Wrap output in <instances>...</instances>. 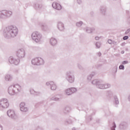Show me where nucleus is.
<instances>
[{"mask_svg": "<svg viewBox=\"0 0 130 130\" xmlns=\"http://www.w3.org/2000/svg\"><path fill=\"white\" fill-rule=\"evenodd\" d=\"M19 30L15 25H10L7 27L4 30V35L5 38H15L18 35Z\"/></svg>", "mask_w": 130, "mask_h": 130, "instance_id": "f257e3e1", "label": "nucleus"}, {"mask_svg": "<svg viewBox=\"0 0 130 130\" xmlns=\"http://www.w3.org/2000/svg\"><path fill=\"white\" fill-rule=\"evenodd\" d=\"M22 90V86L16 84L15 85H11L8 87V93L10 96H14L16 94H18L19 92H21Z\"/></svg>", "mask_w": 130, "mask_h": 130, "instance_id": "f03ea898", "label": "nucleus"}, {"mask_svg": "<svg viewBox=\"0 0 130 130\" xmlns=\"http://www.w3.org/2000/svg\"><path fill=\"white\" fill-rule=\"evenodd\" d=\"M13 15L12 11L8 10H2L0 11V20H7Z\"/></svg>", "mask_w": 130, "mask_h": 130, "instance_id": "7ed1b4c3", "label": "nucleus"}, {"mask_svg": "<svg viewBox=\"0 0 130 130\" xmlns=\"http://www.w3.org/2000/svg\"><path fill=\"white\" fill-rule=\"evenodd\" d=\"M31 39L36 43H40L42 40V34L39 31H34L31 35Z\"/></svg>", "mask_w": 130, "mask_h": 130, "instance_id": "20e7f679", "label": "nucleus"}, {"mask_svg": "<svg viewBox=\"0 0 130 130\" xmlns=\"http://www.w3.org/2000/svg\"><path fill=\"white\" fill-rule=\"evenodd\" d=\"M65 78L70 84H73L75 82V75L73 74L72 70H69L66 72Z\"/></svg>", "mask_w": 130, "mask_h": 130, "instance_id": "39448f33", "label": "nucleus"}, {"mask_svg": "<svg viewBox=\"0 0 130 130\" xmlns=\"http://www.w3.org/2000/svg\"><path fill=\"white\" fill-rule=\"evenodd\" d=\"M10 106L9 100L7 99H2L0 100V110H4L7 109Z\"/></svg>", "mask_w": 130, "mask_h": 130, "instance_id": "423d86ee", "label": "nucleus"}, {"mask_svg": "<svg viewBox=\"0 0 130 130\" xmlns=\"http://www.w3.org/2000/svg\"><path fill=\"white\" fill-rule=\"evenodd\" d=\"M31 63L34 66H41L44 64V60L40 57L35 58L32 59Z\"/></svg>", "mask_w": 130, "mask_h": 130, "instance_id": "0eeeda50", "label": "nucleus"}, {"mask_svg": "<svg viewBox=\"0 0 130 130\" xmlns=\"http://www.w3.org/2000/svg\"><path fill=\"white\" fill-rule=\"evenodd\" d=\"M77 91H78L77 88L71 87L66 89L64 91V93L65 95H67V96H70L72 94H74V93H76Z\"/></svg>", "mask_w": 130, "mask_h": 130, "instance_id": "6e6552de", "label": "nucleus"}, {"mask_svg": "<svg viewBox=\"0 0 130 130\" xmlns=\"http://www.w3.org/2000/svg\"><path fill=\"white\" fill-rule=\"evenodd\" d=\"M9 62L11 64H15V66H18L19 62H20V59L17 58L16 56H10L9 58Z\"/></svg>", "mask_w": 130, "mask_h": 130, "instance_id": "1a4fd4ad", "label": "nucleus"}, {"mask_svg": "<svg viewBox=\"0 0 130 130\" xmlns=\"http://www.w3.org/2000/svg\"><path fill=\"white\" fill-rule=\"evenodd\" d=\"M111 85L109 83H105L103 81H100L98 84V87L99 89H108L110 88Z\"/></svg>", "mask_w": 130, "mask_h": 130, "instance_id": "9d476101", "label": "nucleus"}, {"mask_svg": "<svg viewBox=\"0 0 130 130\" xmlns=\"http://www.w3.org/2000/svg\"><path fill=\"white\" fill-rule=\"evenodd\" d=\"M7 115L10 118H12V119H17V115L16 114V112L15 110L13 109H9L7 111Z\"/></svg>", "mask_w": 130, "mask_h": 130, "instance_id": "9b49d317", "label": "nucleus"}, {"mask_svg": "<svg viewBox=\"0 0 130 130\" xmlns=\"http://www.w3.org/2000/svg\"><path fill=\"white\" fill-rule=\"evenodd\" d=\"M46 86H50V89L52 91H55L57 89L56 83L53 81H48L46 83Z\"/></svg>", "mask_w": 130, "mask_h": 130, "instance_id": "f8f14e48", "label": "nucleus"}, {"mask_svg": "<svg viewBox=\"0 0 130 130\" xmlns=\"http://www.w3.org/2000/svg\"><path fill=\"white\" fill-rule=\"evenodd\" d=\"M16 55L19 58H24L25 57V50L19 49L16 52Z\"/></svg>", "mask_w": 130, "mask_h": 130, "instance_id": "ddd939ff", "label": "nucleus"}, {"mask_svg": "<svg viewBox=\"0 0 130 130\" xmlns=\"http://www.w3.org/2000/svg\"><path fill=\"white\" fill-rule=\"evenodd\" d=\"M20 110L22 112H27L29 110V108L26 106L24 102H22L20 104Z\"/></svg>", "mask_w": 130, "mask_h": 130, "instance_id": "4468645a", "label": "nucleus"}, {"mask_svg": "<svg viewBox=\"0 0 130 130\" xmlns=\"http://www.w3.org/2000/svg\"><path fill=\"white\" fill-rule=\"evenodd\" d=\"M52 6L53 9H55V10H57V11L61 10V5H60V4L57 2L53 3Z\"/></svg>", "mask_w": 130, "mask_h": 130, "instance_id": "2eb2a0df", "label": "nucleus"}, {"mask_svg": "<svg viewBox=\"0 0 130 130\" xmlns=\"http://www.w3.org/2000/svg\"><path fill=\"white\" fill-rule=\"evenodd\" d=\"M13 75L11 74H6L5 76V80L6 82H11V81H13Z\"/></svg>", "mask_w": 130, "mask_h": 130, "instance_id": "dca6fc26", "label": "nucleus"}, {"mask_svg": "<svg viewBox=\"0 0 130 130\" xmlns=\"http://www.w3.org/2000/svg\"><path fill=\"white\" fill-rule=\"evenodd\" d=\"M57 28L59 31H63L64 30V24L61 22H58L57 24Z\"/></svg>", "mask_w": 130, "mask_h": 130, "instance_id": "f3484780", "label": "nucleus"}, {"mask_svg": "<svg viewBox=\"0 0 130 130\" xmlns=\"http://www.w3.org/2000/svg\"><path fill=\"white\" fill-rule=\"evenodd\" d=\"M50 44L52 46H55L57 44V40L54 38H51L50 39Z\"/></svg>", "mask_w": 130, "mask_h": 130, "instance_id": "a211bd4d", "label": "nucleus"}, {"mask_svg": "<svg viewBox=\"0 0 130 130\" xmlns=\"http://www.w3.org/2000/svg\"><path fill=\"white\" fill-rule=\"evenodd\" d=\"M85 30L87 33H92L95 31V28L94 27H86Z\"/></svg>", "mask_w": 130, "mask_h": 130, "instance_id": "6ab92c4d", "label": "nucleus"}, {"mask_svg": "<svg viewBox=\"0 0 130 130\" xmlns=\"http://www.w3.org/2000/svg\"><path fill=\"white\" fill-rule=\"evenodd\" d=\"M50 100L53 101H59L60 100V96L55 95L50 99Z\"/></svg>", "mask_w": 130, "mask_h": 130, "instance_id": "aec40b11", "label": "nucleus"}, {"mask_svg": "<svg viewBox=\"0 0 130 130\" xmlns=\"http://www.w3.org/2000/svg\"><path fill=\"white\" fill-rule=\"evenodd\" d=\"M96 74L95 73V72H92L90 74H89L88 76H87V80L88 81H91V80H92V78H93V77H94V76H95Z\"/></svg>", "mask_w": 130, "mask_h": 130, "instance_id": "412c9836", "label": "nucleus"}, {"mask_svg": "<svg viewBox=\"0 0 130 130\" xmlns=\"http://www.w3.org/2000/svg\"><path fill=\"white\" fill-rule=\"evenodd\" d=\"M99 82H100V81H98V80L97 79H94L92 81L91 84L92 85H94V86L98 87V84H99Z\"/></svg>", "mask_w": 130, "mask_h": 130, "instance_id": "4be33fe9", "label": "nucleus"}, {"mask_svg": "<svg viewBox=\"0 0 130 130\" xmlns=\"http://www.w3.org/2000/svg\"><path fill=\"white\" fill-rule=\"evenodd\" d=\"M77 27H78L79 28H80V27L82 26V25H83V21H79L77 22L76 24Z\"/></svg>", "mask_w": 130, "mask_h": 130, "instance_id": "5701e85b", "label": "nucleus"}, {"mask_svg": "<svg viewBox=\"0 0 130 130\" xmlns=\"http://www.w3.org/2000/svg\"><path fill=\"white\" fill-rule=\"evenodd\" d=\"M35 8L37 9H42L43 5L42 4H37L35 6Z\"/></svg>", "mask_w": 130, "mask_h": 130, "instance_id": "b1692460", "label": "nucleus"}, {"mask_svg": "<svg viewBox=\"0 0 130 130\" xmlns=\"http://www.w3.org/2000/svg\"><path fill=\"white\" fill-rule=\"evenodd\" d=\"M114 99L115 104H117V105L119 104V101H118V99L117 98V96H115L114 97Z\"/></svg>", "mask_w": 130, "mask_h": 130, "instance_id": "393cba45", "label": "nucleus"}, {"mask_svg": "<svg viewBox=\"0 0 130 130\" xmlns=\"http://www.w3.org/2000/svg\"><path fill=\"white\" fill-rule=\"evenodd\" d=\"M95 46H96V48H100V46H101V43H100L99 42H97L95 43Z\"/></svg>", "mask_w": 130, "mask_h": 130, "instance_id": "a878e982", "label": "nucleus"}, {"mask_svg": "<svg viewBox=\"0 0 130 130\" xmlns=\"http://www.w3.org/2000/svg\"><path fill=\"white\" fill-rule=\"evenodd\" d=\"M78 68L79 70H81V71L84 70V67H83V66H82V65L80 64H78Z\"/></svg>", "mask_w": 130, "mask_h": 130, "instance_id": "bb28decb", "label": "nucleus"}, {"mask_svg": "<svg viewBox=\"0 0 130 130\" xmlns=\"http://www.w3.org/2000/svg\"><path fill=\"white\" fill-rule=\"evenodd\" d=\"M35 90L33 89H30L29 90V92L30 93V94H32V95H34L35 94Z\"/></svg>", "mask_w": 130, "mask_h": 130, "instance_id": "cd10ccee", "label": "nucleus"}, {"mask_svg": "<svg viewBox=\"0 0 130 130\" xmlns=\"http://www.w3.org/2000/svg\"><path fill=\"white\" fill-rule=\"evenodd\" d=\"M116 127V124H115V123H114L112 127H111V130H115Z\"/></svg>", "mask_w": 130, "mask_h": 130, "instance_id": "c85d7f7f", "label": "nucleus"}, {"mask_svg": "<svg viewBox=\"0 0 130 130\" xmlns=\"http://www.w3.org/2000/svg\"><path fill=\"white\" fill-rule=\"evenodd\" d=\"M119 70H124V66L121 64V65H120L119 67Z\"/></svg>", "mask_w": 130, "mask_h": 130, "instance_id": "c756f323", "label": "nucleus"}, {"mask_svg": "<svg viewBox=\"0 0 130 130\" xmlns=\"http://www.w3.org/2000/svg\"><path fill=\"white\" fill-rule=\"evenodd\" d=\"M40 94H41V93H40V92H39V91H36L35 92V94H34V95H35V96H39V95H40Z\"/></svg>", "mask_w": 130, "mask_h": 130, "instance_id": "7c9ffc66", "label": "nucleus"}, {"mask_svg": "<svg viewBox=\"0 0 130 130\" xmlns=\"http://www.w3.org/2000/svg\"><path fill=\"white\" fill-rule=\"evenodd\" d=\"M42 29L44 31H46V26L42 25Z\"/></svg>", "mask_w": 130, "mask_h": 130, "instance_id": "2f4dec72", "label": "nucleus"}, {"mask_svg": "<svg viewBox=\"0 0 130 130\" xmlns=\"http://www.w3.org/2000/svg\"><path fill=\"white\" fill-rule=\"evenodd\" d=\"M113 43V41L111 40V39L108 40V43H109V44H112Z\"/></svg>", "mask_w": 130, "mask_h": 130, "instance_id": "473e14b6", "label": "nucleus"}, {"mask_svg": "<svg viewBox=\"0 0 130 130\" xmlns=\"http://www.w3.org/2000/svg\"><path fill=\"white\" fill-rule=\"evenodd\" d=\"M123 40H127V39H128V36H126L123 37Z\"/></svg>", "mask_w": 130, "mask_h": 130, "instance_id": "72a5a7b5", "label": "nucleus"}, {"mask_svg": "<svg viewBox=\"0 0 130 130\" xmlns=\"http://www.w3.org/2000/svg\"><path fill=\"white\" fill-rule=\"evenodd\" d=\"M130 32V28H128V29H127L125 31V34H128V33H129Z\"/></svg>", "mask_w": 130, "mask_h": 130, "instance_id": "f704fd0d", "label": "nucleus"}, {"mask_svg": "<svg viewBox=\"0 0 130 130\" xmlns=\"http://www.w3.org/2000/svg\"><path fill=\"white\" fill-rule=\"evenodd\" d=\"M122 63V64H126V63H128V61H123Z\"/></svg>", "mask_w": 130, "mask_h": 130, "instance_id": "c9c22d12", "label": "nucleus"}, {"mask_svg": "<svg viewBox=\"0 0 130 130\" xmlns=\"http://www.w3.org/2000/svg\"><path fill=\"white\" fill-rule=\"evenodd\" d=\"M77 2L79 5H81V4H82V0H77Z\"/></svg>", "mask_w": 130, "mask_h": 130, "instance_id": "e433bc0d", "label": "nucleus"}, {"mask_svg": "<svg viewBox=\"0 0 130 130\" xmlns=\"http://www.w3.org/2000/svg\"><path fill=\"white\" fill-rule=\"evenodd\" d=\"M127 99L128 102H129V103H130V94L127 96Z\"/></svg>", "mask_w": 130, "mask_h": 130, "instance_id": "4c0bfd02", "label": "nucleus"}, {"mask_svg": "<svg viewBox=\"0 0 130 130\" xmlns=\"http://www.w3.org/2000/svg\"><path fill=\"white\" fill-rule=\"evenodd\" d=\"M98 56H101V52H99L98 53H97Z\"/></svg>", "mask_w": 130, "mask_h": 130, "instance_id": "58836bf2", "label": "nucleus"}, {"mask_svg": "<svg viewBox=\"0 0 130 130\" xmlns=\"http://www.w3.org/2000/svg\"><path fill=\"white\" fill-rule=\"evenodd\" d=\"M113 44H114V45H116V44H117V42H114V41H113Z\"/></svg>", "mask_w": 130, "mask_h": 130, "instance_id": "ea45409f", "label": "nucleus"}, {"mask_svg": "<svg viewBox=\"0 0 130 130\" xmlns=\"http://www.w3.org/2000/svg\"><path fill=\"white\" fill-rule=\"evenodd\" d=\"M95 40H99V37H96L95 38Z\"/></svg>", "mask_w": 130, "mask_h": 130, "instance_id": "a19ab883", "label": "nucleus"}, {"mask_svg": "<svg viewBox=\"0 0 130 130\" xmlns=\"http://www.w3.org/2000/svg\"><path fill=\"white\" fill-rule=\"evenodd\" d=\"M67 123H72V121H67Z\"/></svg>", "mask_w": 130, "mask_h": 130, "instance_id": "79ce46f5", "label": "nucleus"}, {"mask_svg": "<svg viewBox=\"0 0 130 130\" xmlns=\"http://www.w3.org/2000/svg\"><path fill=\"white\" fill-rule=\"evenodd\" d=\"M0 130H3V126L0 125Z\"/></svg>", "mask_w": 130, "mask_h": 130, "instance_id": "37998d69", "label": "nucleus"}, {"mask_svg": "<svg viewBox=\"0 0 130 130\" xmlns=\"http://www.w3.org/2000/svg\"><path fill=\"white\" fill-rule=\"evenodd\" d=\"M121 53L122 54H123V53H124V51H122L121 52Z\"/></svg>", "mask_w": 130, "mask_h": 130, "instance_id": "c03bdc74", "label": "nucleus"}, {"mask_svg": "<svg viewBox=\"0 0 130 130\" xmlns=\"http://www.w3.org/2000/svg\"><path fill=\"white\" fill-rule=\"evenodd\" d=\"M72 130H77V128H76V127H73L72 128Z\"/></svg>", "mask_w": 130, "mask_h": 130, "instance_id": "a18cd8bd", "label": "nucleus"}, {"mask_svg": "<svg viewBox=\"0 0 130 130\" xmlns=\"http://www.w3.org/2000/svg\"><path fill=\"white\" fill-rule=\"evenodd\" d=\"M68 108H69V107H66V108H65L66 110H67Z\"/></svg>", "mask_w": 130, "mask_h": 130, "instance_id": "49530a36", "label": "nucleus"}, {"mask_svg": "<svg viewBox=\"0 0 130 130\" xmlns=\"http://www.w3.org/2000/svg\"><path fill=\"white\" fill-rule=\"evenodd\" d=\"M104 12H105V10H104Z\"/></svg>", "mask_w": 130, "mask_h": 130, "instance_id": "de8ad7c7", "label": "nucleus"}]
</instances>
